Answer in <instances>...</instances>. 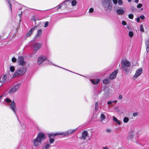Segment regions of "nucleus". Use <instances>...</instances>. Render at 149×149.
I'll list each match as a JSON object with an SVG mask.
<instances>
[{
  "instance_id": "b1692460",
  "label": "nucleus",
  "mask_w": 149,
  "mask_h": 149,
  "mask_svg": "<svg viewBox=\"0 0 149 149\" xmlns=\"http://www.w3.org/2000/svg\"><path fill=\"white\" fill-rule=\"evenodd\" d=\"M4 101L6 102V103H11L12 102L11 100H10L9 98H7L6 99H4Z\"/></svg>"
},
{
  "instance_id": "8fccbe9b",
  "label": "nucleus",
  "mask_w": 149,
  "mask_h": 149,
  "mask_svg": "<svg viewBox=\"0 0 149 149\" xmlns=\"http://www.w3.org/2000/svg\"><path fill=\"white\" fill-rule=\"evenodd\" d=\"M123 97V96L122 95H119L118 98L119 99H122Z\"/></svg>"
},
{
  "instance_id": "6e6d98bb",
  "label": "nucleus",
  "mask_w": 149,
  "mask_h": 149,
  "mask_svg": "<svg viewBox=\"0 0 149 149\" xmlns=\"http://www.w3.org/2000/svg\"><path fill=\"white\" fill-rule=\"evenodd\" d=\"M112 102L116 103L117 102V100H114L112 101Z\"/></svg>"
},
{
  "instance_id": "864d4df0",
  "label": "nucleus",
  "mask_w": 149,
  "mask_h": 149,
  "mask_svg": "<svg viewBox=\"0 0 149 149\" xmlns=\"http://www.w3.org/2000/svg\"><path fill=\"white\" fill-rule=\"evenodd\" d=\"M135 2L136 3H138L139 2V0H135Z\"/></svg>"
},
{
  "instance_id": "4468645a",
  "label": "nucleus",
  "mask_w": 149,
  "mask_h": 149,
  "mask_svg": "<svg viewBox=\"0 0 149 149\" xmlns=\"http://www.w3.org/2000/svg\"><path fill=\"white\" fill-rule=\"evenodd\" d=\"M37 27V26H35L34 27H33L32 29H31L28 32L26 35V36L27 37H29L30 36V35L32 34V33L33 32L34 30L36 29Z\"/></svg>"
},
{
  "instance_id": "a18cd8bd",
  "label": "nucleus",
  "mask_w": 149,
  "mask_h": 149,
  "mask_svg": "<svg viewBox=\"0 0 149 149\" xmlns=\"http://www.w3.org/2000/svg\"><path fill=\"white\" fill-rule=\"evenodd\" d=\"M106 132L108 133H110L111 132V130L109 129H108L106 130Z\"/></svg>"
},
{
  "instance_id": "4c0bfd02",
  "label": "nucleus",
  "mask_w": 149,
  "mask_h": 149,
  "mask_svg": "<svg viewBox=\"0 0 149 149\" xmlns=\"http://www.w3.org/2000/svg\"><path fill=\"white\" fill-rule=\"evenodd\" d=\"M142 5L141 3H139L137 5V7L138 8H140L142 7Z\"/></svg>"
},
{
  "instance_id": "680f3d73",
  "label": "nucleus",
  "mask_w": 149,
  "mask_h": 149,
  "mask_svg": "<svg viewBox=\"0 0 149 149\" xmlns=\"http://www.w3.org/2000/svg\"><path fill=\"white\" fill-rule=\"evenodd\" d=\"M52 64V65H54L55 66H57L56 65H54V64Z\"/></svg>"
},
{
  "instance_id": "7ed1b4c3",
  "label": "nucleus",
  "mask_w": 149,
  "mask_h": 149,
  "mask_svg": "<svg viewBox=\"0 0 149 149\" xmlns=\"http://www.w3.org/2000/svg\"><path fill=\"white\" fill-rule=\"evenodd\" d=\"M26 71V69L25 67H21L15 72L13 75V77H15L19 75H22L25 73Z\"/></svg>"
},
{
  "instance_id": "cd10ccee",
  "label": "nucleus",
  "mask_w": 149,
  "mask_h": 149,
  "mask_svg": "<svg viewBox=\"0 0 149 149\" xmlns=\"http://www.w3.org/2000/svg\"><path fill=\"white\" fill-rule=\"evenodd\" d=\"M51 146V144L47 143L45 146V149H48Z\"/></svg>"
},
{
  "instance_id": "4be33fe9",
  "label": "nucleus",
  "mask_w": 149,
  "mask_h": 149,
  "mask_svg": "<svg viewBox=\"0 0 149 149\" xmlns=\"http://www.w3.org/2000/svg\"><path fill=\"white\" fill-rule=\"evenodd\" d=\"M91 81L92 83L94 84H97L100 81L99 79H96L95 80L91 79Z\"/></svg>"
},
{
  "instance_id": "a19ab883",
  "label": "nucleus",
  "mask_w": 149,
  "mask_h": 149,
  "mask_svg": "<svg viewBox=\"0 0 149 149\" xmlns=\"http://www.w3.org/2000/svg\"><path fill=\"white\" fill-rule=\"evenodd\" d=\"M141 19L143 20L145 18V16L143 15H141L139 17Z\"/></svg>"
},
{
  "instance_id": "20e7f679",
  "label": "nucleus",
  "mask_w": 149,
  "mask_h": 149,
  "mask_svg": "<svg viewBox=\"0 0 149 149\" xmlns=\"http://www.w3.org/2000/svg\"><path fill=\"white\" fill-rule=\"evenodd\" d=\"M20 85L21 84L18 83L13 86L12 88L9 90L8 92L9 93H12L15 92L19 88Z\"/></svg>"
},
{
  "instance_id": "c756f323",
  "label": "nucleus",
  "mask_w": 149,
  "mask_h": 149,
  "mask_svg": "<svg viewBox=\"0 0 149 149\" xmlns=\"http://www.w3.org/2000/svg\"><path fill=\"white\" fill-rule=\"evenodd\" d=\"M129 36L130 37H132L134 35L133 33L131 31H130L129 32Z\"/></svg>"
},
{
  "instance_id": "aec40b11",
  "label": "nucleus",
  "mask_w": 149,
  "mask_h": 149,
  "mask_svg": "<svg viewBox=\"0 0 149 149\" xmlns=\"http://www.w3.org/2000/svg\"><path fill=\"white\" fill-rule=\"evenodd\" d=\"M42 30L41 29L38 30L37 32V34L36 35L35 37L38 38L42 34Z\"/></svg>"
},
{
  "instance_id": "f03ea898",
  "label": "nucleus",
  "mask_w": 149,
  "mask_h": 149,
  "mask_svg": "<svg viewBox=\"0 0 149 149\" xmlns=\"http://www.w3.org/2000/svg\"><path fill=\"white\" fill-rule=\"evenodd\" d=\"M131 62L126 59H123L121 61V67L122 69L125 71L127 73L129 72Z\"/></svg>"
},
{
  "instance_id": "4d7b16f0",
  "label": "nucleus",
  "mask_w": 149,
  "mask_h": 149,
  "mask_svg": "<svg viewBox=\"0 0 149 149\" xmlns=\"http://www.w3.org/2000/svg\"><path fill=\"white\" fill-rule=\"evenodd\" d=\"M2 95L0 96V102L1 101V99L2 98Z\"/></svg>"
},
{
  "instance_id": "49530a36",
  "label": "nucleus",
  "mask_w": 149,
  "mask_h": 149,
  "mask_svg": "<svg viewBox=\"0 0 149 149\" xmlns=\"http://www.w3.org/2000/svg\"><path fill=\"white\" fill-rule=\"evenodd\" d=\"M116 123H117L118 125H120V122L119 120H117L116 121H115Z\"/></svg>"
},
{
  "instance_id": "79ce46f5",
  "label": "nucleus",
  "mask_w": 149,
  "mask_h": 149,
  "mask_svg": "<svg viewBox=\"0 0 149 149\" xmlns=\"http://www.w3.org/2000/svg\"><path fill=\"white\" fill-rule=\"evenodd\" d=\"M49 24V23L48 22H46L45 23V26H44V27H47L48 25Z\"/></svg>"
},
{
  "instance_id": "9d476101",
  "label": "nucleus",
  "mask_w": 149,
  "mask_h": 149,
  "mask_svg": "<svg viewBox=\"0 0 149 149\" xmlns=\"http://www.w3.org/2000/svg\"><path fill=\"white\" fill-rule=\"evenodd\" d=\"M59 132L57 133H52L48 134V137L49 138V142L50 144H52L53 143L54 141V139L51 138V136H55L57 135H60V134H59Z\"/></svg>"
},
{
  "instance_id": "c9c22d12",
  "label": "nucleus",
  "mask_w": 149,
  "mask_h": 149,
  "mask_svg": "<svg viewBox=\"0 0 149 149\" xmlns=\"http://www.w3.org/2000/svg\"><path fill=\"white\" fill-rule=\"evenodd\" d=\"M139 113L137 112H135L133 113V116L134 117H136L138 115Z\"/></svg>"
},
{
  "instance_id": "39448f33",
  "label": "nucleus",
  "mask_w": 149,
  "mask_h": 149,
  "mask_svg": "<svg viewBox=\"0 0 149 149\" xmlns=\"http://www.w3.org/2000/svg\"><path fill=\"white\" fill-rule=\"evenodd\" d=\"M47 59V57L44 55H41L39 56L37 62V64L40 65L42 63Z\"/></svg>"
},
{
  "instance_id": "5fc2aeb1",
  "label": "nucleus",
  "mask_w": 149,
  "mask_h": 149,
  "mask_svg": "<svg viewBox=\"0 0 149 149\" xmlns=\"http://www.w3.org/2000/svg\"><path fill=\"white\" fill-rule=\"evenodd\" d=\"M103 149H109L107 147H104L103 148Z\"/></svg>"
},
{
  "instance_id": "f3484780",
  "label": "nucleus",
  "mask_w": 149,
  "mask_h": 149,
  "mask_svg": "<svg viewBox=\"0 0 149 149\" xmlns=\"http://www.w3.org/2000/svg\"><path fill=\"white\" fill-rule=\"evenodd\" d=\"M117 13L119 15H122L125 13L124 10L121 8H119L116 10Z\"/></svg>"
},
{
  "instance_id": "9b49d317",
  "label": "nucleus",
  "mask_w": 149,
  "mask_h": 149,
  "mask_svg": "<svg viewBox=\"0 0 149 149\" xmlns=\"http://www.w3.org/2000/svg\"><path fill=\"white\" fill-rule=\"evenodd\" d=\"M9 106L11 110L13 111L14 113L16 115V107L15 105V102L14 101H13L9 105Z\"/></svg>"
},
{
  "instance_id": "58836bf2",
  "label": "nucleus",
  "mask_w": 149,
  "mask_h": 149,
  "mask_svg": "<svg viewBox=\"0 0 149 149\" xmlns=\"http://www.w3.org/2000/svg\"><path fill=\"white\" fill-rule=\"evenodd\" d=\"M94 9L93 8H91L89 10V12L92 13L93 12Z\"/></svg>"
},
{
  "instance_id": "0eeeda50",
  "label": "nucleus",
  "mask_w": 149,
  "mask_h": 149,
  "mask_svg": "<svg viewBox=\"0 0 149 149\" xmlns=\"http://www.w3.org/2000/svg\"><path fill=\"white\" fill-rule=\"evenodd\" d=\"M42 44L39 43H35L33 44L32 47L34 51H37L42 47Z\"/></svg>"
},
{
  "instance_id": "423d86ee",
  "label": "nucleus",
  "mask_w": 149,
  "mask_h": 149,
  "mask_svg": "<svg viewBox=\"0 0 149 149\" xmlns=\"http://www.w3.org/2000/svg\"><path fill=\"white\" fill-rule=\"evenodd\" d=\"M76 130L77 129L70 130L65 132H59L60 133L58 134H60V135H63V136H68L69 134H72L76 131Z\"/></svg>"
},
{
  "instance_id": "2f4dec72",
  "label": "nucleus",
  "mask_w": 149,
  "mask_h": 149,
  "mask_svg": "<svg viewBox=\"0 0 149 149\" xmlns=\"http://www.w3.org/2000/svg\"><path fill=\"white\" fill-rule=\"evenodd\" d=\"M10 70L11 72H13L15 70V68L13 66H11L10 67Z\"/></svg>"
},
{
  "instance_id": "de8ad7c7",
  "label": "nucleus",
  "mask_w": 149,
  "mask_h": 149,
  "mask_svg": "<svg viewBox=\"0 0 149 149\" xmlns=\"http://www.w3.org/2000/svg\"><path fill=\"white\" fill-rule=\"evenodd\" d=\"M140 21V18L139 17H138L136 18V21L137 22H139Z\"/></svg>"
},
{
  "instance_id": "2eb2a0df",
  "label": "nucleus",
  "mask_w": 149,
  "mask_h": 149,
  "mask_svg": "<svg viewBox=\"0 0 149 149\" xmlns=\"http://www.w3.org/2000/svg\"><path fill=\"white\" fill-rule=\"evenodd\" d=\"M88 137V133L86 131H84L83 132L82 134V138L84 140L86 139V138Z\"/></svg>"
},
{
  "instance_id": "a878e982",
  "label": "nucleus",
  "mask_w": 149,
  "mask_h": 149,
  "mask_svg": "<svg viewBox=\"0 0 149 149\" xmlns=\"http://www.w3.org/2000/svg\"><path fill=\"white\" fill-rule=\"evenodd\" d=\"M103 82L104 84H108L109 82V81L108 79H105L103 80Z\"/></svg>"
},
{
  "instance_id": "13d9d810",
  "label": "nucleus",
  "mask_w": 149,
  "mask_h": 149,
  "mask_svg": "<svg viewBox=\"0 0 149 149\" xmlns=\"http://www.w3.org/2000/svg\"><path fill=\"white\" fill-rule=\"evenodd\" d=\"M127 1L129 2H131V0H127Z\"/></svg>"
},
{
  "instance_id": "6ab92c4d",
  "label": "nucleus",
  "mask_w": 149,
  "mask_h": 149,
  "mask_svg": "<svg viewBox=\"0 0 149 149\" xmlns=\"http://www.w3.org/2000/svg\"><path fill=\"white\" fill-rule=\"evenodd\" d=\"M146 46V50L147 53L149 52V39L147 40L145 42Z\"/></svg>"
},
{
  "instance_id": "1a4fd4ad",
  "label": "nucleus",
  "mask_w": 149,
  "mask_h": 149,
  "mask_svg": "<svg viewBox=\"0 0 149 149\" xmlns=\"http://www.w3.org/2000/svg\"><path fill=\"white\" fill-rule=\"evenodd\" d=\"M142 72V69L141 68H139L137 70L136 73L133 77V80H135L139 76Z\"/></svg>"
},
{
  "instance_id": "393cba45",
  "label": "nucleus",
  "mask_w": 149,
  "mask_h": 149,
  "mask_svg": "<svg viewBox=\"0 0 149 149\" xmlns=\"http://www.w3.org/2000/svg\"><path fill=\"white\" fill-rule=\"evenodd\" d=\"M77 4V1L75 0H73L71 2V5L73 6H75Z\"/></svg>"
},
{
  "instance_id": "c85d7f7f",
  "label": "nucleus",
  "mask_w": 149,
  "mask_h": 149,
  "mask_svg": "<svg viewBox=\"0 0 149 149\" xmlns=\"http://www.w3.org/2000/svg\"><path fill=\"white\" fill-rule=\"evenodd\" d=\"M100 117L102 121L103 120H104V119L105 118V116L103 114H101Z\"/></svg>"
},
{
  "instance_id": "bb28decb",
  "label": "nucleus",
  "mask_w": 149,
  "mask_h": 149,
  "mask_svg": "<svg viewBox=\"0 0 149 149\" xmlns=\"http://www.w3.org/2000/svg\"><path fill=\"white\" fill-rule=\"evenodd\" d=\"M129 120V118L127 117H125L124 118L123 121L125 123H127L128 122Z\"/></svg>"
},
{
  "instance_id": "72a5a7b5",
  "label": "nucleus",
  "mask_w": 149,
  "mask_h": 149,
  "mask_svg": "<svg viewBox=\"0 0 149 149\" xmlns=\"http://www.w3.org/2000/svg\"><path fill=\"white\" fill-rule=\"evenodd\" d=\"M128 17L130 19H132L134 17V15L132 14H130L128 15Z\"/></svg>"
},
{
  "instance_id": "c03bdc74",
  "label": "nucleus",
  "mask_w": 149,
  "mask_h": 149,
  "mask_svg": "<svg viewBox=\"0 0 149 149\" xmlns=\"http://www.w3.org/2000/svg\"><path fill=\"white\" fill-rule=\"evenodd\" d=\"M112 1L115 4H116L118 2L117 0H112Z\"/></svg>"
},
{
  "instance_id": "37998d69",
  "label": "nucleus",
  "mask_w": 149,
  "mask_h": 149,
  "mask_svg": "<svg viewBox=\"0 0 149 149\" xmlns=\"http://www.w3.org/2000/svg\"><path fill=\"white\" fill-rule=\"evenodd\" d=\"M122 24L123 25H126V22L125 21H123L122 22Z\"/></svg>"
},
{
  "instance_id": "f8f14e48",
  "label": "nucleus",
  "mask_w": 149,
  "mask_h": 149,
  "mask_svg": "<svg viewBox=\"0 0 149 149\" xmlns=\"http://www.w3.org/2000/svg\"><path fill=\"white\" fill-rule=\"evenodd\" d=\"M118 72V70H115L110 75L109 77V78L111 79H112L115 78L116 77Z\"/></svg>"
},
{
  "instance_id": "f257e3e1",
  "label": "nucleus",
  "mask_w": 149,
  "mask_h": 149,
  "mask_svg": "<svg viewBox=\"0 0 149 149\" xmlns=\"http://www.w3.org/2000/svg\"><path fill=\"white\" fill-rule=\"evenodd\" d=\"M46 139V137L45 134L41 132L39 133L36 138L34 139L32 143L33 146L35 147L39 146Z\"/></svg>"
},
{
  "instance_id": "dca6fc26",
  "label": "nucleus",
  "mask_w": 149,
  "mask_h": 149,
  "mask_svg": "<svg viewBox=\"0 0 149 149\" xmlns=\"http://www.w3.org/2000/svg\"><path fill=\"white\" fill-rule=\"evenodd\" d=\"M111 2V0H104L102 2L103 6L104 7H106V5Z\"/></svg>"
},
{
  "instance_id": "473e14b6",
  "label": "nucleus",
  "mask_w": 149,
  "mask_h": 149,
  "mask_svg": "<svg viewBox=\"0 0 149 149\" xmlns=\"http://www.w3.org/2000/svg\"><path fill=\"white\" fill-rule=\"evenodd\" d=\"M63 4V3H61V4L58 5L57 6V10H58L60 8L62 5Z\"/></svg>"
},
{
  "instance_id": "f704fd0d",
  "label": "nucleus",
  "mask_w": 149,
  "mask_h": 149,
  "mask_svg": "<svg viewBox=\"0 0 149 149\" xmlns=\"http://www.w3.org/2000/svg\"><path fill=\"white\" fill-rule=\"evenodd\" d=\"M118 3L120 5H122L123 3V2L122 0H118Z\"/></svg>"
},
{
  "instance_id": "09e8293b",
  "label": "nucleus",
  "mask_w": 149,
  "mask_h": 149,
  "mask_svg": "<svg viewBox=\"0 0 149 149\" xmlns=\"http://www.w3.org/2000/svg\"><path fill=\"white\" fill-rule=\"evenodd\" d=\"M113 119L115 122L117 120V118L114 116L113 117Z\"/></svg>"
},
{
  "instance_id": "7c9ffc66",
  "label": "nucleus",
  "mask_w": 149,
  "mask_h": 149,
  "mask_svg": "<svg viewBox=\"0 0 149 149\" xmlns=\"http://www.w3.org/2000/svg\"><path fill=\"white\" fill-rule=\"evenodd\" d=\"M140 30L141 31L143 32L144 31V29L143 27V26L142 25H141L140 26Z\"/></svg>"
},
{
  "instance_id": "6e6552de",
  "label": "nucleus",
  "mask_w": 149,
  "mask_h": 149,
  "mask_svg": "<svg viewBox=\"0 0 149 149\" xmlns=\"http://www.w3.org/2000/svg\"><path fill=\"white\" fill-rule=\"evenodd\" d=\"M17 62L18 64L22 66L25 65L26 62L24 60V58L22 56H19L17 59Z\"/></svg>"
},
{
  "instance_id": "412c9836",
  "label": "nucleus",
  "mask_w": 149,
  "mask_h": 149,
  "mask_svg": "<svg viewBox=\"0 0 149 149\" xmlns=\"http://www.w3.org/2000/svg\"><path fill=\"white\" fill-rule=\"evenodd\" d=\"M107 4L108 5V6H106V7H105V8H106V10H111L112 8V5L110 4V3H109Z\"/></svg>"
},
{
  "instance_id": "bf43d9fd",
  "label": "nucleus",
  "mask_w": 149,
  "mask_h": 149,
  "mask_svg": "<svg viewBox=\"0 0 149 149\" xmlns=\"http://www.w3.org/2000/svg\"><path fill=\"white\" fill-rule=\"evenodd\" d=\"M63 68V69H64V70H68H68H67V69H64V68Z\"/></svg>"
},
{
  "instance_id": "3c124183",
  "label": "nucleus",
  "mask_w": 149,
  "mask_h": 149,
  "mask_svg": "<svg viewBox=\"0 0 149 149\" xmlns=\"http://www.w3.org/2000/svg\"><path fill=\"white\" fill-rule=\"evenodd\" d=\"M112 103V102L111 101H109L108 102L107 104L108 105L111 104Z\"/></svg>"
},
{
  "instance_id": "052dcab7",
  "label": "nucleus",
  "mask_w": 149,
  "mask_h": 149,
  "mask_svg": "<svg viewBox=\"0 0 149 149\" xmlns=\"http://www.w3.org/2000/svg\"><path fill=\"white\" fill-rule=\"evenodd\" d=\"M141 10H143V8H141Z\"/></svg>"
},
{
  "instance_id": "5701e85b",
  "label": "nucleus",
  "mask_w": 149,
  "mask_h": 149,
  "mask_svg": "<svg viewBox=\"0 0 149 149\" xmlns=\"http://www.w3.org/2000/svg\"><path fill=\"white\" fill-rule=\"evenodd\" d=\"M8 3L9 5V6L10 9V11L12 12V8L11 3L13 1V0H7Z\"/></svg>"
},
{
  "instance_id": "ddd939ff",
  "label": "nucleus",
  "mask_w": 149,
  "mask_h": 149,
  "mask_svg": "<svg viewBox=\"0 0 149 149\" xmlns=\"http://www.w3.org/2000/svg\"><path fill=\"white\" fill-rule=\"evenodd\" d=\"M134 134H135L134 131L132 130L130 131L129 133V136L127 137V139L129 140L133 139Z\"/></svg>"
},
{
  "instance_id": "a211bd4d",
  "label": "nucleus",
  "mask_w": 149,
  "mask_h": 149,
  "mask_svg": "<svg viewBox=\"0 0 149 149\" xmlns=\"http://www.w3.org/2000/svg\"><path fill=\"white\" fill-rule=\"evenodd\" d=\"M6 75H3L1 76L0 77V81L1 82H4L6 79Z\"/></svg>"
},
{
  "instance_id": "603ef678",
  "label": "nucleus",
  "mask_w": 149,
  "mask_h": 149,
  "mask_svg": "<svg viewBox=\"0 0 149 149\" xmlns=\"http://www.w3.org/2000/svg\"><path fill=\"white\" fill-rule=\"evenodd\" d=\"M22 12L21 11V13L20 14H19L18 15L19 16V17L20 18H21V16H22Z\"/></svg>"
},
{
  "instance_id": "e433bc0d",
  "label": "nucleus",
  "mask_w": 149,
  "mask_h": 149,
  "mask_svg": "<svg viewBox=\"0 0 149 149\" xmlns=\"http://www.w3.org/2000/svg\"><path fill=\"white\" fill-rule=\"evenodd\" d=\"M98 107V104L97 102H96L95 104V110L96 111L97 110Z\"/></svg>"
},
{
  "instance_id": "ea45409f",
  "label": "nucleus",
  "mask_w": 149,
  "mask_h": 149,
  "mask_svg": "<svg viewBox=\"0 0 149 149\" xmlns=\"http://www.w3.org/2000/svg\"><path fill=\"white\" fill-rule=\"evenodd\" d=\"M12 61L13 62H15L16 61V59L15 57H13L12 59Z\"/></svg>"
}]
</instances>
